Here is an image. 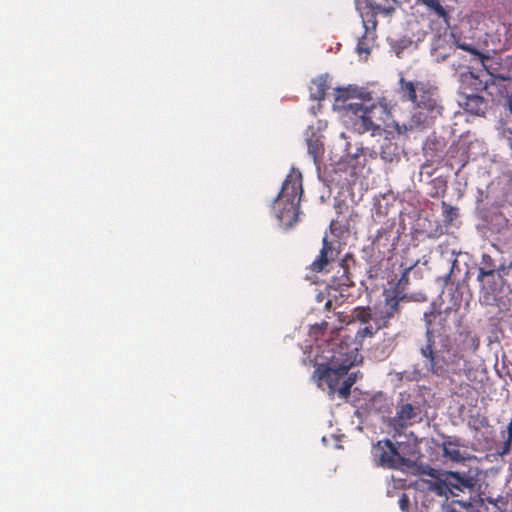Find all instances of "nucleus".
<instances>
[{
  "label": "nucleus",
  "instance_id": "obj_17",
  "mask_svg": "<svg viewBox=\"0 0 512 512\" xmlns=\"http://www.w3.org/2000/svg\"><path fill=\"white\" fill-rule=\"evenodd\" d=\"M504 441L499 445L497 454L499 456H506L512 450V419L507 425L506 431L501 432Z\"/></svg>",
  "mask_w": 512,
  "mask_h": 512
},
{
  "label": "nucleus",
  "instance_id": "obj_8",
  "mask_svg": "<svg viewBox=\"0 0 512 512\" xmlns=\"http://www.w3.org/2000/svg\"><path fill=\"white\" fill-rule=\"evenodd\" d=\"M476 480L474 477L458 472H447L443 478L434 484V490L439 495L458 496L459 492H471L474 489Z\"/></svg>",
  "mask_w": 512,
  "mask_h": 512
},
{
  "label": "nucleus",
  "instance_id": "obj_37",
  "mask_svg": "<svg viewBox=\"0 0 512 512\" xmlns=\"http://www.w3.org/2000/svg\"><path fill=\"white\" fill-rule=\"evenodd\" d=\"M426 173L428 174V176H431V174H432V172H430V171H427Z\"/></svg>",
  "mask_w": 512,
  "mask_h": 512
},
{
  "label": "nucleus",
  "instance_id": "obj_20",
  "mask_svg": "<svg viewBox=\"0 0 512 512\" xmlns=\"http://www.w3.org/2000/svg\"><path fill=\"white\" fill-rule=\"evenodd\" d=\"M442 214L446 223L451 224L459 215L458 208L442 201Z\"/></svg>",
  "mask_w": 512,
  "mask_h": 512
},
{
  "label": "nucleus",
  "instance_id": "obj_5",
  "mask_svg": "<svg viewBox=\"0 0 512 512\" xmlns=\"http://www.w3.org/2000/svg\"><path fill=\"white\" fill-rule=\"evenodd\" d=\"M383 301L378 302L373 307H357L353 311L354 318L365 324L361 330V335L372 337L380 329L388 328L391 321L399 317L402 301L383 291Z\"/></svg>",
  "mask_w": 512,
  "mask_h": 512
},
{
  "label": "nucleus",
  "instance_id": "obj_9",
  "mask_svg": "<svg viewBox=\"0 0 512 512\" xmlns=\"http://www.w3.org/2000/svg\"><path fill=\"white\" fill-rule=\"evenodd\" d=\"M420 403L410 394H400L396 406V414L392 418V425L396 429H404L422 420Z\"/></svg>",
  "mask_w": 512,
  "mask_h": 512
},
{
  "label": "nucleus",
  "instance_id": "obj_36",
  "mask_svg": "<svg viewBox=\"0 0 512 512\" xmlns=\"http://www.w3.org/2000/svg\"><path fill=\"white\" fill-rule=\"evenodd\" d=\"M508 268L512 269V261L509 263Z\"/></svg>",
  "mask_w": 512,
  "mask_h": 512
},
{
  "label": "nucleus",
  "instance_id": "obj_29",
  "mask_svg": "<svg viewBox=\"0 0 512 512\" xmlns=\"http://www.w3.org/2000/svg\"><path fill=\"white\" fill-rule=\"evenodd\" d=\"M399 506L403 512H408L409 506H410V500H409V497L407 496V494L402 493V495L399 498Z\"/></svg>",
  "mask_w": 512,
  "mask_h": 512
},
{
  "label": "nucleus",
  "instance_id": "obj_28",
  "mask_svg": "<svg viewBox=\"0 0 512 512\" xmlns=\"http://www.w3.org/2000/svg\"><path fill=\"white\" fill-rule=\"evenodd\" d=\"M494 273H495L494 269H487L484 267H480L479 271H478V275H477V280L482 283L485 277L493 276Z\"/></svg>",
  "mask_w": 512,
  "mask_h": 512
},
{
  "label": "nucleus",
  "instance_id": "obj_27",
  "mask_svg": "<svg viewBox=\"0 0 512 512\" xmlns=\"http://www.w3.org/2000/svg\"><path fill=\"white\" fill-rule=\"evenodd\" d=\"M356 50L359 54H369L370 53V48L366 42V37L363 36L362 38L359 39L358 43H357V47H356Z\"/></svg>",
  "mask_w": 512,
  "mask_h": 512
},
{
  "label": "nucleus",
  "instance_id": "obj_21",
  "mask_svg": "<svg viewBox=\"0 0 512 512\" xmlns=\"http://www.w3.org/2000/svg\"><path fill=\"white\" fill-rule=\"evenodd\" d=\"M437 313L432 309L429 312L424 313V321L426 324V343H428V332L431 333L433 341H436L438 339V336L435 335L433 329L431 328L433 320L436 318Z\"/></svg>",
  "mask_w": 512,
  "mask_h": 512
},
{
  "label": "nucleus",
  "instance_id": "obj_25",
  "mask_svg": "<svg viewBox=\"0 0 512 512\" xmlns=\"http://www.w3.org/2000/svg\"><path fill=\"white\" fill-rule=\"evenodd\" d=\"M328 262L317 257L310 265V269L313 272H321L327 266Z\"/></svg>",
  "mask_w": 512,
  "mask_h": 512
},
{
  "label": "nucleus",
  "instance_id": "obj_13",
  "mask_svg": "<svg viewBox=\"0 0 512 512\" xmlns=\"http://www.w3.org/2000/svg\"><path fill=\"white\" fill-rule=\"evenodd\" d=\"M463 81L468 83L472 90L476 92L487 90L492 83H490L489 79L486 78L485 73H481L480 71H476L474 69H469L467 73L462 74Z\"/></svg>",
  "mask_w": 512,
  "mask_h": 512
},
{
  "label": "nucleus",
  "instance_id": "obj_30",
  "mask_svg": "<svg viewBox=\"0 0 512 512\" xmlns=\"http://www.w3.org/2000/svg\"><path fill=\"white\" fill-rule=\"evenodd\" d=\"M481 264L482 267L487 269H493L494 267V260L489 254H483L481 257Z\"/></svg>",
  "mask_w": 512,
  "mask_h": 512
},
{
  "label": "nucleus",
  "instance_id": "obj_10",
  "mask_svg": "<svg viewBox=\"0 0 512 512\" xmlns=\"http://www.w3.org/2000/svg\"><path fill=\"white\" fill-rule=\"evenodd\" d=\"M373 455L383 467L403 469L409 466V460L399 453L389 439L378 441L373 447Z\"/></svg>",
  "mask_w": 512,
  "mask_h": 512
},
{
  "label": "nucleus",
  "instance_id": "obj_22",
  "mask_svg": "<svg viewBox=\"0 0 512 512\" xmlns=\"http://www.w3.org/2000/svg\"><path fill=\"white\" fill-rule=\"evenodd\" d=\"M334 249L332 247V243H330L327 239V236L323 238L322 249L320 250L319 258L325 260L326 262H330L333 259Z\"/></svg>",
  "mask_w": 512,
  "mask_h": 512
},
{
  "label": "nucleus",
  "instance_id": "obj_2",
  "mask_svg": "<svg viewBox=\"0 0 512 512\" xmlns=\"http://www.w3.org/2000/svg\"><path fill=\"white\" fill-rule=\"evenodd\" d=\"M350 98L349 89L337 90L335 101L336 103L342 102L341 108L345 110L346 123L359 134L370 132L372 136H383V141L379 146V154L383 160L393 161L398 155V146L392 141V132L382 128L386 109L376 104L366 106L361 100L348 102Z\"/></svg>",
  "mask_w": 512,
  "mask_h": 512
},
{
  "label": "nucleus",
  "instance_id": "obj_35",
  "mask_svg": "<svg viewBox=\"0 0 512 512\" xmlns=\"http://www.w3.org/2000/svg\"><path fill=\"white\" fill-rule=\"evenodd\" d=\"M498 270H499V271H504V270H505V266H503V265H502V266H500Z\"/></svg>",
  "mask_w": 512,
  "mask_h": 512
},
{
  "label": "nucleus",
  "instance_id": "obj_7",
  "mask_svg": "<svg viewBox=\"0 0 512 512\" xmlns=\"http://www.w3.org/2000/svg\"><path fill=\"white\" fill-rule=\"evenodd\" d=\"M416 264L405 267L401 273L400 278L396 281H389V284L392 285L390 288H385L383 291L388 294L394 296L398 300L402 302H410V301H426L427 297L424 293L418 292L416 294H407L406 290L410 285L411 275L414 279H421L422 272L419 268L416 267Z\"/></svg>",
  "mask_w": 512,
  "mask_h": 512
},
{
  "label": "nucleus",
  "instance_id": "obj_18",
  "mask_svg": "<svg viewBox=\"0 0 512 512\" xmlns=\"http://www.w3.org/2000/svg\"><path fill=\"white\" fill-rule=\"evenodd\" d=\"M308 153L313 157L315 163L318 162L319 158L322 157L324 147L318 137L313 135L307 140Z\"/></svg>",
  "mask_w": 512,
  "mask_h": 512
},
{
  "label": "nucleus",
  "instance_id": "obj_12",
  "mask_svg": "<svg viewBox=\"0 0 512 512\" xmlns=\"http://www.w3.org/2000/svg\"><path fill=\"white\" fill-rule=\"evenodd\" d=\"M461 439L453 436H445L441 444L443 456L452 462H463L466 460V452L462 450Z\"/></svg>",
  "mask_w": 512,
  "mask_h": 512
},
{
  "label": "nucleus",
  "instance_id": "obj_26",
  "mask_svg": "<svg viewBox=\"0 0 512 512\" xmlns=\"http://www.w3.org/2000/svg\"><path fill=\"white\" fill-rule=\"evenodd\" d=\"M328 262L317 257L310 265V269L313 272H321L327 266Z\"/></svg>",
  "mask_w": 512,
  "mask_h": 512
},
{
  "label": "nucleus",
  "instance_id": "obj_34",
  "mask_svg": "<svg viewBox=\"0 0 512 512\" xmlns=\"http://www.w3.org/2000/svg\"><path fill=\"white\" fill-rule=\"evenodd\" d=\"M429 166L427 164H424L421 166V173H423L425 171L426 168H428Z\"/></svg>",
  "mask_w": 512,
  "mask_h": 512
},
{
  "label": "nucleus",
  "instance_id": "obj_3",
  "mask_svg": "<svg viewBox=\"0 0 512 512\" xmlns=\"http://www.w3.org/2000/svg\"><path fill=\"white\" fill-rule=\"evenodd\" d=\"M398 92L402 99L414 105V111L407 123L394 122L398 134L423 130L441 115L443 107L439 102L438 91L430 82L410 81L400 77Z\"/></svg>",
  "mask_w": 512,
  "mask_h": 512
},
{
  "label": "nucleus",
  "instance_id": "obj_11",
  "mask_svg": "<svg viewBox=\"0 0 512 512\" xmlns=\"http://www.w3.org/2000/svg\"><path fill=\"white\" fill-rule=\"evenodd\" d=\"M478 60L481 64V69L479 70L481 73L486 74V78L489 79L490 83L498 84L503 82H508L510 80L509 75H503L497 73L498 67L500 65L499 62L495 61L493 57L488 54L482 53Z\"/></svg>",
  "mask_w": 512,
  "mask_h": 512
},
{
  "label": "nucleus",
  "instance_id": "obj_24",
  "mask_svg": "<svg viewBox=\"0 0 512 512\" xmlns=\"http://www.w3.org/2000/svg\"><path fill=\"white\" fill-rule=\"evenodd\" d=\"M341 269H342V275H341V285L344 286H351L353 285V281L351 279V275L348 269V266L344 264L343 262L340 263Z\"/></svg>",
  "mask_w": 512,
  "mask_h": 512
},
{
  "label": "nucleus",
  "instance_id": "obj_32",
  "mask_svg": "<svg viewBox=\"0 0 512 512\" xmlns=\"http://www.w3.org/2000/svg\"><path fill=\"white\" fill-rule=\"evenodd\" d=\"M374 10L376 13H382L385 15H390L392 12H394L393 7H382L381 5H376Z\"/></svg>",
  "mask_w": 512,
  "mask_h": 512
},
{
  "label": "nucleus",
  "instance_id": "obj_15",
  "mask_svg": "<svg viewBox=\"0 0 512 512\" xmlns=\"http://www.w3.org/2000/svg\"><path fill=\"white\" fill-rule=\"evenodd\" d=\"M329 84L326 76H319L311 81L309 86L310 98L321 101L325 98Z\"/></svg>",
  "mask_w": 512,
  "mask_h": 512
},
{
  "label": "nucleus",
  "instance_id": "obj_19",
  "mask_svg": "<svg viewBox=\"0 0 512 512\" xmlns=\"http://www.w3.org/2000/svg\"><path fill=\"white\" fill-rule=\"evenodd\" d=\"M429 9L433 10L438 17L442 18L444 22L449 24V15L445 8L440 4L439 0H418Z\"/></svg>",
  "mask_w": 512,
  "mask_h": 512
},
{
  "label": "nucleus",
  "instance_id": "obj_6",
  "mask_svg": "<svg viewBox=\"0 0 512 512\" xmlns=\"http://www.w3.org/2000/svg\"><path fill=\"white\" fill-rule=\"evenodd\" d=\"M302 193L301 174L290 173L284 180L281 191L273 205L275 215L283 226L291 227L298 221Z\"/></svg>",
  "mask_w": 512,
  "mask_h": 512
},
{
  "label": "nucleus",
  "instance_id": "obj_1",
  "mask_svg": "<svg viewBox=\"0 0 512 512\" xmlns=\"http://www.w3.org/2000/svg\"><path fill=\"white\" fill-rule=\"evenodd\" d=\"M326 352V362L317 364L312 377L330 399L337 397L346 401L357 381V374L348 372L357 362L358 350L346 342L334 341L327 344Z\"/></svg>",
  "mask_w": 512,
  "mask_h": 512
},
{
  "label": "nucleus",
  "instance_id": "obj_4",
  "mask_svg": "<svg viewBox=\"0 0 512 512\" xmlns=\"http://www.w3.org/2000/svg\"><path fill=\"white\" fill-rule=\"evenodd\" d=\"M431 337L428 332V343L420 348L422 357L426 359L427 371L442 379L460 374L463 355L452 348L450 338L440 334L438 340L433 341Z\"/></svg>",
  "mask_w": 512,
  "mask_h": 512
},
{
  "label": "nucleus",
  "instance_id": "obj_14",
  "mask_svg": "<svg viewBox=\"0 0 512 512\" xmlns=\"http://www.w3.org/2000/svg\"><path fill=\"white\" fill-rule=\"evenodd\" d=\"M463 105L467 112L480 116L485 114L488 102L483 96L478 94H469L466 95Z\"/></svg>",
  "mask_w": 512,
  "mask_h": 512
},
{
  "label": "nucleus",
  "instance_id": "obj_33",
  "mask_svg": "<svg viewBox=\"0 0 512 512\" xmlns=\"http://www.w3.org/2000/svg\"><path fill=\"white\" fill-rule=\"evenodd\" d=\"M384 215V213L382 212L381 210V205L379 204L378 207H375V211H374V214L373 216L377 217V218H380Z\"/></svg>",
  "mask_w": 512,
  "mask_h": 512
},
{
  "label": "nucleus",
  "instance_id": "obj_31",
  "mask_svg": "<svg viewBox=\"0 0 512 512\" xmlns=\"http://www.w3.org/2000/svg\"><path fill=\"white\" fill-rule=\"evenodd\" d=\"M511 83V79L508 82L493 84L498 89V92L503 95L504 93H508V86Z\"/></svg>",
  "mask_w": 512,
  "mask_h": 512
},
{
  "label": "nucleus",
  "instance_id": "obj_23",
  "mask_svg": "<svg viewBox=\"0 0 512 512\" xmlns=\"http://www.w3.org/2000/svg\"><path fill=\"white\" fill-rule=\"evenodd\" d=\"M456 45L458 48L469 52L470 54L474 55L475 57H479L483 52L479 51L473 44L462 42L460 40L456 41Z\"/></svg>",
  "mask_w": 512,
  "mask_h": 512
},
{
  "label": "nucleus",
  "instance_id": "obj_16",
  "mask_svg": "<svg viewBox=\"0 0 512 512\" xmlns=\"http://www.w3.org/2000/svg\"><path fill=\"white\" fill-rule=\"evenodd\" d=\"M447 191V180L443 176L436 177L429 182L428 195L432 198L444 197Z\"/></svg>",
  "mask_w": 512,
  "mask_h": 512
}]
</instances>
